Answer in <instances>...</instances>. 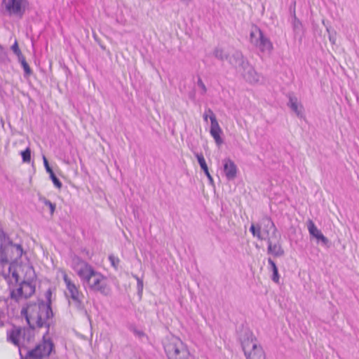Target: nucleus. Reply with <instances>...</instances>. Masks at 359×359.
<instances>
[{
    "label": "nucleus",
    "instance_id": "nucleus-1",
    "mask_svg": "<svg viewBox=\"0 0 359 359\" xmlns=\"http://www.w3.org/2000/svg\"><path fill=\"white\" fill-rule=\"evenodd\" d=\"M51 292H46L47 302H39L38 303L29 304L27 307L22 308L21 314L25 316L29 326L32 329L36 327L48 328L46 334L43 336L41 341L37 344L35 347L28 350L25 355V359H43L48 358L54 349V344L50 338H46L48 333L50 320L53 317V312L51 308Z\"/></svg>",
    "mask_w": 359,
    "mask_h": 359
},
{
    "label": "nucleus",
    "instance_id": "nucleus-2",
    "mask_svg": "<svg viewBox=\"0 0 359 359\" xmlns=\"http://www.w3.org/2000/svg\"><path fill=\"white\" fill-rule=\"evenodd\" d=\"M70 266L84 287L104 296H109L111 294V290L107 278L80 257L75 254L72 255Z\"/></svg>",
    "mask_w": 359,
    "mask_h": 359
},
{
    "label": "nucleus",
    "instance_id": "nucleus-3",
    "mask_svg": "<svg viewBox=\"0 0 359 359\" xmlns=\"http://www.w3.org/2000/svg\"><path fill=\"white\" fill-rule=\"evenodd\" d=\"M240 340L246 359H266L262 347L251 331L244 330Z\"/></svg>",
    "mask_w": 359,
    "mask_h": 359
},
{
    "label": "nucleus",
    "instance_id": "nucleus-4",
    "mask_svg": "<svg viewBox=\"0 0 359 359\" xmlns=\"http://www.w3.org/2000/svg\"><path fill=\"white\" fill-rule=\"evenodd\" d=\"M163 346L168 359H194L187 346L178 337H168Z\"/></svg>",
    "mask_w": 359,
    "mask_h": 359
},
{
    "label": "nucleus",
    "instance_id": "nucleus-5",
    "mask_svg": "<svg viewBox=\"0 0 359 359\" xmlns=\"http://www.w3.org/2000/svg\"><path fill=\"white\" fill-rule=\"evenodd\" d=\"M63 280L67 287L66 296L71 298L70 302L79 312L86 315L87 311L83 302V294L66 273H63Z\"/></svg>",
    "mask_w": 359,
    "mask_h": 359
},
{
    "label": "nucleus",
    "instance_id": "nucleus-6",
    "mask_svg": "<svg viewBox=\"0 0 359 359\" xmlns=\"http://www.w3.org/2000/svg\"><path fill=\"white\" fill-rule=\"evenodd\" d=\"M23 254V249L21 245L13 244L8 241L7 244L1 243L0 246V265L4 266L11 262L21 258Z\"/></svg>",
    "mask_w": 359,
    "mask_h": 359
},
{
    "label": "nucleus",
    "instance_id": "nucleus-7",
    "mask_svg": "<svg viewBox=\"0 0 359 359\" xmlns=\"http://www.w3.org/2000/svg\"><path fill=\"white\" fill-rule=\"evenodd\" d=\"M27 5V0H3L2 13L8 16L21 18L25 14Z\"/></svg>",
    "mask_w": 359,
    "mask_h": 359
},
{
    "label": "nucleus",
    "instance_id": "nucleus-8",
    "mask_svg": "<svg viewBox=\"0 0 359 359\" xmlns=\"http://www.w3.org/2000/svg\"><path fill=\"white\" fill-rule=\"evenodd\" d=\"M250 39L251 43L259 48L261 52L270 53L272 51L273 47L271 41L259 27H255L251 31Z\"/></svg>",
    "mask_w": 359,
    "mask_h": 359
},
{
    "label": "nucleus",
    "instance_id": "nucleus-9",
    "mask_svg": "<svg viewBox=\"0 0 359 359\" xmlns=\"http://www.w3.org/2000/svg\"><path fill=\"white\" fill-rule=\"evenodd\" d=\"M21 338L29 341L33 338V331L25 328L14 327L12 330L7 332V340L19 348L20 355H22V348L20 344V340Z\"/></svg>",
    "mask_w": 359,
    "mask_h": 359
},
{
    "label": "nucleus",
    "instance_id": "nucleus-10",
    "mask_svg": "<svg viewBox=\"0 0 359 359\" xmlns=\"http://www.w3.org/2000/svg\"><path fill=\"white\" fill-rule=\"evenodd\" d=\"M228 62L238 72H241L248 63V61L244 57L243 53L238 50H235L229 54Z\"/></svg>",
    "mask_w": 359,
    "mask_h": 359
},
{
    "label": "nucleus",
    "instance_id": "nucleus-11",
    "mask_svg": "<svg viewBox=\"0 0 359 359\" xmlns=\"http://www.w3.org/2000/svg\"><path fill=\"white\" fill-rule=\"evenodd\" d=\"M280 236L278 235L277 238L269 237L267 238V253L274 257H280L285 255V251L280 243Z\"/></svg>",
    "mask_w": 359,
    "mask_h": 359
},
{
    "label": "nucleus",
    "instance_id": "nucleus-12",
    "mask_svg": "<svg viewBox=\"0 0 359 359\" xmlns=\"http://www.w3.org/2000/svg\"><path fill=\"white\" fill-rule=\"evenodd\" d=\"M308 230L311 236L317 239L318 243L325 247L330 246V241L319 230L312 220L308 222Z\"/></svg>",
    "mask_w": 359,
    "mask_h": 359
},
{
    "label": "nucleus",
    "instance_id": "nucleus-13",
    "mask_svg": "<svg viewBox=\"0 0 359 359\" xmlns=\"http://www.w3.org/2000/svg\"><path fill=\"white\" fill-rule=\"evenodd\" d=\"M224 172L229 181L233 180L237 175L238 168L235 163L230 158L223 160Z\"/></svg>",
    "mask_w": 359,
    "mask_h": 359
},
{
    "label": "nucleus",
    "instance_id": "nucleus-14",
    "mask_svg": "<svg viewBox=\"0 0 359 359\" xmlns=\"http://www.w3.org/2000/svg\"><path fill=\"white\" fill-rule=\"evenodd\" d=\"M210 133L218 146L221 145L223 143V140L220 136V135L222 133V130L218 123L216 116L215 114H212L211 116V126Z\"/></svg>",
    "mask_w": 359,
    "mask_h": 359
},
{
    "label": "nucleus",
    "instance_id": "nucleus-15",
    "mask_svg": "<svg viewBox=\"0 0 359 359\" xmlns=\"http://www.w3.org/2000/svg\"><path fill=\"white\" fill-rule=\"evenodd\" d=\"M239 72L242 74L243 79L250 83H256L259 80V74L249 62L245 66L242 71Z\"/></svg>",
    "mask_w": 359,
    "mask_h": 359
},
{
    "label": "nucleus",
    "instance_id": "nucleus-16",
    "mask_svg": "<svg viewBox=\"0 0 359 359\" xmlns=\"http://www.w3.org/2000/svg\"><path fill=\"white\" fill-rule=\"evenodd\" d=\"M262 224L264 225L263 232L266 234L265 238H266V239L269 237L277 238L278 235L279 234L278 233L277 229L271 218L268 217L263 218Z\"/></svg>",
    "mask_w": 359,
    "mask_h": 359
},
{
    "label": "nucleus",
    "instance_id": "nucleus-17",
    "mask_svg": "<svg viewBox=\"0 0 359 359\" xmlns=\"http://www.w3.org/2000/svg\"><path fill=\"white\" fill-rule=\"evenodd\" d=\"M195 156L198 160V162L201 166V168L203 170L205 175L207 176L210 184H213V183H214L213 178L209 172L208 168V165L206 164V162H205V160L204 158L203 154L196 153V154H195Z\"/></svg>",
    "mask_w": 359,
    "mask_h": 359
},
{
    "label": "nucleus",
    "instance_id": "nucleus-18",
    "mask_svg": "<svg viewBox=\"0 0 359 359\" xmlns=\"http://www.w3.org/2000/svg\"><path fill=\"white\" fill-rule=\"evenodd\" d=\"M22 287L24 292V298L27 299L31 297L35 292V286L31 282L23 280L21 282Z\"/></svg>",
    "mask_w": 359,
    "mask_h": 359
},
{
    "label": "nucleus",
    "instance_id": "nucleus-19",
    "mask_svg": "<svg viewBox=\"0 0 359 359\" xmlns=\"http://www.w3.org/2000/svg\"><path fill=\"white\" fill-rule=\"evenodd\" d=\"M10 297L15 302H19L21 299L24 298V292L21 283L16 290H11Z\"/></svg>",
    "mask_w": 359,
    "mask_h": 359
},
{
    "label": "nucleus",
    "instance_id": "nucleus-20",
    "mask_svg": "<svg viewBox=\"0 0 359 359\" xmlns=\"http://www.w3.org/2000/svg\"><path fill=\"white\" fill-rule=\"evenodd\" d=\"M213 55L221 61L228 60L229 54H227L224 50L220 47H216L212 53Z\"/></svg>",
    "mask_w": 359,
    "mask_h": 359
},
{
    "label": "nucleus",
    "instance_id": "nucleus-21",
    "mask_svg": "<svg viewBox=\"0 0 359 359\" xmlns=\"http://www.w3.org/2000/svg\"><path fill=\"white\" fill-rule=\"evenodd\" d=\"M268 263L270 265L272 273H273V275L271 277L272 280L276 283H278L279 279H280V276L278 273V267L276 266L275 262L271 259V258L268 259Z\"/></svg>",
    "mask_w": 359,
    "mask_h": 359
},
{
    "label": "nucleus",
    "instance_id": "nucleus-22",
    "mask_svg": "<svg viewBox=\"0 0 359 359\" xmlns=\"http://www.w3.org/2000/svg\"><path fill=\"white\" fill-rule=\"evenodd\" d=\"M250 231L254 237H257L260 241L266 239V238L263 236L261 232V226L259 225L256 226L254 224H252L250 228Z\"/></svg>",
    "mask_w": 359,
    "mask_h": 359
},
{
    "label": "nucleus",
    "instance_id": "nucleus-23",
    "mask_svg": "<svg viewBox=\"0 0 359 359\" xmlns=\"http://www.w3.org/2000/svg\"><path fill=\"white\" fill-rule=\"evenodd\" d=\"M288 105L293 111L296 113L298 116H302V111L299 109L297 99L294 97H290Z\"/></svg>",
    "mask_w": 359,
    "mask_h": 359
},
{
    "label": "nucleus",
    "instance_id": "nucleus-24",
    "mask_svg": "<svg viewBox=\"0 0 359 359\" xmlns=\"http://www.w3.org/2000/svg\"><path fill=\"white\" fill-rule=\"evenodd\" d=\"M15 267V264L14 263L11 262L8 267V273L9 274L11 273L12 277L15 279V283H18L20 277H19V275H18V272L16 271Z\"/></svg>",
    "mask_w": 359,
    "mask_h": 359
},
{
    "label": "nucleus",
    "instance_id": "nucleus-25",
    "mask_svg": "<svg viewBox=\"0 0 359 359\" xmlns=\"http://www.w3.org/2000/svg\"><path fill=\"white\" fill-rule=\"evenodd\" d=\"M18 59L23 67V69H24L26 75H30L32 73V71H31V69H30L29 65L26 62L25 57L22 55L20 57H19Z\"/></svg>",
    "mask_w": 359,
    "mask_h": 359
},
{
    "label": "nucleus",
    "instance_id": "nucleus-26",
    "mask_svg": "<svg viewBox=\"0 0 359 359\" xmlns=\"http://www.w3.org/2000/svg\"><path fill=\"white\" fill-rule=\"evenodd\" d=\"M21 156L22 158V161L24 162L29 163L31 160V151L29 148H27L25 151L21 152Z\"/></svg>",
    "mask_w": 359,
    "mask_h": 359
},
{
    "label": "nucleus",
    "instance_id": "nucleus-27",
    "mask_svg": "<svg viewBox=\"0 0 359 359\" xmlns=\"http://www.w3.org/2000/svg\"><path fill=\"white\" fill-rule=\"evenodd\" d=\"M50 177L53 182V183L54 184V185L58 188V189H61L62 186V182L60 181V180L55 176V175L54 174L53 171L50 172Z\"/></svg>",
    "mask_w": 359,
    "mask_h": 359
},
{
    "label": "nucleus",
    "instance_id": "nucleus-28",
    "mask_svg": "<svg viewBox=\"0 0 359 359\" xmlns=\"http://www.w3.org/2000/svg\"><path fill=\"white\" fill-rule=\"evenodd\" d=\"M41 201H43V203L49 208L50 215H53L55 210V204L53 203L51 201L45 198H41Z\"/></svg>",
    "mask_w": 359,
    "mask_h": 359
},
{
    "label": "nucleus",
    "instance_id": "nucleus-29",
    "mask_svg": "<svg viewBox=\"0 0 359 359\" xmlns=\"http://www.w3.org/2000/svg\"><path fill=\"white\" fill-rule=\"evenodd\" d=\"M133 277L137 280L138 294L141 296L143 290V281L136 275Z\"/></svg>",
    "mask_w": 359,
    "mask_h": 359
},
{
    "label": "nucleus",
    "instance_id": "nucleus-30",
    "mask_svg": "<svg viewBox=\"0 0 359 359\" xmlns=\"http://www.w3.org/2000/svg\"><path fill=\"white\" fill-rule=\"evenodd\" d=\"M109 261L111 262V264L115 269H116L118 267V266L119 262H120V259L118 257H115V256H114L112 255L109 256Z\"/></svg>",
    "mask_w": 359,
    "mask_h": 359
},
{
    "label": "nucleus",
    "instance_id": "nucleus-31",
    "mask_svg": "<svg viewBox=\"0 0 359 359\" xmlns=\"http://www.w3.org/2000/svg\"><path fill=\"white\" fill-rule=\"evenodd\" d=\"M11 49L13 53L18 55V58L22 56V53L18 47V42L15 41L14 44L11 46Z\"/></svg>",
    "mask_w": 359,
    "mask_h": 359
},
{
    "label": "nucleus",
    "instance_id": "nucleus-32",
    "mask_svg": "<svg viewBox=\"0 0 359 359\" xmlns=\"http://www.w3.org/2000/svg\"><path fill=\"white\" fill-rule=\"evenodd\" d=\"M212 114H215L211 109H206L205 113L203 114L204 121H208V118H210V120L211 121V116Z\"/></svg>",
    "mask_w": 359,
    "mask_h": 359
},
{
    "label": "nucleus",
    "instance_id": "nucleus-33",
    "mask_svg": "<svg viewBox=\"0 0 359 359\" xmlns=\"http://www.w3.org/2000/svg\"><path fill=\"white\" fill-rule=\"evenodd\" d=\"M197 85L201 88L202 90V94L204 95L206 91H207V88L204 84V83L203 82L202 79L201 78H198V81H197Z\"/></svg>",
    "mask_w": 359,
    "mask_h": 359
},
{
    "label": "nucleus",
    "instance_id": "nucleus-34",
    "mask_svg": "<svg viewBox=\"0 0 359 359\" xmlns=\"http://www.w3.org/2000/svg\"><path fill=\"white\" fill-rule=\"evenodd\" d=\"M293 18H294V22H293V27L294 29H297L299 28V27L301 25L300 21L297 18L295 11H293Z\"/></svg>",
    "mask_w": 359,
    "mask_h": 359
},
{
    "label": "nucleus",
    "instance_id": "nucleus-35",
    "mask_svg": "<svg viewBox=\"0 0 359 359\" xmlns=\"http://www.w3.org/2000/svg\"><path fill=\"white\" fill-rule=\"evenodd\" d=\"M43 165H44V167L46 168V172L48 173H50V172H53V170L50 167V165L48 164V160H47V158H46L45 156H43Z\"/></svg>",
    "mask_w": 359,
    "mask_h": 359
},
{
    "label": "nucleus",
    "instance_id": "nucleus-36",
    "mask_svg": "<svg viewBox=\"0 0 359 359\" xmlns=\"http://www.w3.org/2000/svg\"><path fill=\"white\" fill-rule=\"evenodd\" d=\"M133 333H134L136 336H137V337H140V338H141V337H144V336L145 335V334H144V332H142V330H137V329H136V328H133Z\"/></svg>",
    "mask_w": 359,
    "mask_h": 359
},
{
    "label": "nucleus",
    "instance_id": "nucleus-37",
    "mask_svg": "<svg viewBox=\"0 0 359 359\" xmlns=\"http://www.w3.org/2000/svg\"><path fill=\"white\" fill-rule=\"evenodd\" d=\"M5 55V52H4V50L3 48V47L1 46V45L0 44V59L3 58Z\"/></svg>",
    "mask_w": 359,
    "mask_h": 359
},
{
    "label": "nucleus",
    "instance_id": "nucleus-38",
    "mask_svg": "<svg viewBox=\"0 0 359 359\" xmlns=\"http://www.w3.org/2000/svg\"><path fill=\"white\" fill-rule=\"evenodd\" d=\"M4 313L1 311H0V327L4 326V322L1 320L2 317H4Z\"/></svg>",
    "mask_w": 359,
    "mask_h": 359
},
{
    "label": "nucleus",
    "instance_id": "nucleus-39",
    "mask_svg": "<svg viewBox=\"0 0 359 359\" xmlns=\"http://www.w3.org/2000/svg\"><path fill=\"white\" fill-rule=\"evenodd\" d=\"M329 39H330V41L332 43H335V39L330 34H329Z\"/></svg>",
    "mask_w": 359,
    "mask_h": 359
},
{
    "label": "nucleus",
    "instance_id": "nucleus-40",
    "mask_svg": "<svg viewBox=\"0 0 359 359\" xmlns=\"http://www.w3.org/2000/svg\"><path fill=\"white\" fill-rule=\"evenodd\" d=\"M5 239H6V234L4 232H2L1 234V242H3V240H5Z\"/></svg>",
    "mask_w": 359,
    "mask_h": 359
}]
</instances>
